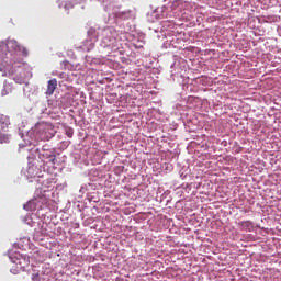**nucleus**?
Returning <instances> with one entry per match:
<instances>
[{
	"label": "nucleus",
	"mask_w": 281,
	"mask_h": 281,
	"mask_svg": "<svg viewBox=\"0 0 281 281\" xmlns=\"http://www.w3.org/2000/svg\"><path fill=\"white\" fill-rule=\"evenodd\" d=\"M45 128H47V125L45 123H40L35 125L34 131L37 133V135H40V139H45V136L43 135V133H45Z\"/></svg>",
	"instance_id": "20e7f679"
},
{
	"label": "nucleus",
	"mask_w": 281,
	"mask_h": 281,
	"mask_svg": "<svg viewBox=\"0 0 281 281\" xmlns=\"http://www.w3.org/2000/svg\"><path fill=\"white\" fill-rule=\"evenodd\" d=\"M48 159H49V162L53 165V166H56V154H50L48 156Z\"/></svg>",
	"instance_id": "0eeeda50"
},
{
	"label": "nucleus",
	"mask_w": 281,
	"mask_h": 281,
	"mask_svg": "<svg viewBox=\"0 0 281 281\" xmlns=\"http://www.w3.org/2000/svg\"><path fill=\"white\" fill-rule=\"evenodd\" d=\"M2 95H8V91L2 90Z\"/></svg>",
	"instance_id": "1a4fd4ad"
},
{
	"label": "nucleus",
	"mask_w": 281,
	"mask_h": 281,
	"mask_svg": "<svg viewBox=\"0 0 281 281\" xmlns=\"http://www.w3.org/2000/svg\"><path fill=\"white\" fill-rule=\"evenodd\" d=\"M24 262H25L26 266L30 265V260H26V261H25V259H24Z\"/></svg>",
	"instance_id": "9d476101"
},
{
	"label": "nucleus",
	"mask_w": 281,
	"mask_h": 281,
	"mask_svg": "<svg viewBox=\"0 0 281 281\" xmlns=\"http://www.w3.org/2000/svg\"><path fill=\"white\" fill-rule=\"evenodd\" d=\"M66 135H67V137H74V128H67Z\"/></svg>",
	"instance_id": "6e6552de"
},
{
	"label": "nucleus",
	"mask_w": 281,
	"mask_h": 281,
	"mask_svg": "<svg viewBox=\"0 0 281 281\" xmlns=\"http://www.w3.org/2000/svg\"><path fill=\"white\" fill-rule=\"evenodd\" d=\"M13 75H14V71L9 72V76H13Z\"/></svg>",
	"instance_id": "9b49d317"
},
{
	"label": "nucleus",
	"mask_w": 281,
	"mask_h": 281,
	"mask_svg": "<svg viewBox=\"0 0 281 281\" xmlns=\"http://www.w3.org/2000/svg\"><path fill=\"white\" fill-rule=\"evenodd\" d=\"M8 131V123L0 121V134L5 133Z\"/></svg>",
	"instance_id": "423d86ee"
},
{
	"label": "nucleus",
	"mask_w": 281,
	"mask_h": 281,
	"mask_svg": "<svg viewBox=\"0 0 281 281\" xmlns=\"http://www.w3.org/2000/svg\"><path fill=\"white\" fill-rule=\"evenodd\" d=\"M7 47L8 49H13V52H22L24 56H27V49H25V47H22V45L19 44V42H16L15 40H10L7 43Z\"/></svg>",
	"instance_id": "f257e3e1"
},
{
	"label": "nucleus",
	"mask_w": 281,
	"mask_h": 281,
	"mask_svg": "<svg viewBox=\"0 0 281 281\" xmlns=\"http://www.w3.org/2000/svg\"><path fill=\"white\" fill-rule=\"evenodd\" d=\"M21 269H25V266H21Z\"/></svg>",
	"instance_id": "f8f14e48"
},
{
	"label": "nucleus",
	"mask_w": 281,
	"mask_h": 281,
	"mask_svg": "<svg viewBox=\"0 0 281 281\" xmlns=\"http://www.w3.org/2000/svg\"><path fill=\"white\" fill-rule=\"evenodd\" d=\"M0 144H10V135L5 132L0 134Z\"/></svg>",
	"instance_id": "39448f33"
},
{
	"label": "nucleus",
	"mask_w": 281,
	"mask_h": 281,
	"mask_svg": "<svg viewBox=\"0 0 281 281\" xmlns=\"http://www.w3.org/2000/svg\"><path fill=\"white\" fill-rule=\"evenodd\" d=\"M0 71H3V68L0 67Z\"/></svg>",
	"instance_id": "ddd939ff"
},
{
	"label": "nucleus",
	"mask_w": 281,
	"mask_h": 281,
	"mask_svg": "<svg viewBox=\"0 0 281 281\" xmlns=\"http://www.w3.org/2000/svg\"><path fill=\"white\" fill-rule=\"evenodd\" d=\"M238 225L240 229L244 232H252L254 231V223L251 221L239 222Z\"/></svg>",
	"instance_id": "7ed1b4c3"
},
{
	"label": "nucleus",
	"mask_w": 281,
	"mask_h": 281,
	"mask_svg": "<svg viewBox=\"0 0 281 281\" xmlns=\"http://www.w3.org/2000/svg\"><path fill=\"white\" fill-rule=\"evenodd\" d=\"M56 87H58V80L56 78L50 79L47 82L46 95H54V91H56Z\"/></svg>",
	"instance_id": "f03ea898"
}]
</instances>
